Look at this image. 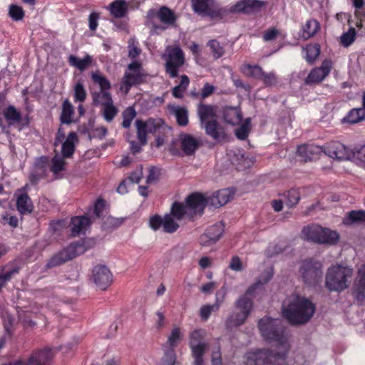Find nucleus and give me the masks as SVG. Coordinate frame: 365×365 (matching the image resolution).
Segmentation results:
<instances>
[{
  "mask_svg": "<svg viewBox=\"0 0 365 365\" xmlns=\"http://www.w3.org/2000/svg\"><path fill=\"white\" fill-rule=\"evenodd\" d=\"M110 13L115 18L123 17L128 12V5L125 0H115L110 5Z\"/></svg>",
  "mask_w": 365,
  "mask_h": 365,
  "instance_id": "c9c22d12",
  "label": "nucleus"
},
{
  "mask_svg": "<svg viewBox=\"0 0 365 365\" xmlns=\"http://www.w3.org/2000/svg\"><path fill=\"white\" fill-rule=\"evenodd\" d=\"M229 267L235 272H241L243 270V265L240 258L238 256L232 257Z\"/></svg>",
  "mask_w": 365,
  "mask_h": 365,
  "instance_id": "69168bd1",
  "label": "nucleus"
},
{
  "mask_svg": "<svg viewBox=\"0 0 365 365\" xmlns=\"http://www.w3.org/2000/svg\"><path fill=\"white\" fill-rule=\"evenodd\" d=\"M90 58L88 56L87 58L80 59L74 56H69V63L71 65L76 66L80 70H83L86 67H87L89 64Z\"/></svg>",
  "mask_w": 365,
  "mask_h": 365,
  "instance_id": "864d4df0",
  "label": "nucleus"
},
{
  "mask_svg": "<svg viewBox=\"0 0 365 365\" xmlns=\"http://www.w3.org/2000/svg\"><path fill=\"white\" fill-rule=\"evenodd\" d=\"M145 77L142 63L140 61H133L125 71L120 83V91L127 95L132 87L143 83Z\"/></svg>",
  "mask_w": 365,
  "mask_h": 365,
  "instance_id": "0eeeda50",
  "label": "nucleus"
},
{
  "mask_svg": "<svg viewBox=\"0 0 365 365\" xmlns=\"http://www.w3.org/2000/svg\"><path fill=\"white\" fill-rule=\"evenodd\" d=\"M77 136L74 132L68 134L66 140L63 142L61 146V152L63 158H70L74 152V141L76 140Z\"/></svg>",
  "mask_w": 365,
  "mask_h": 365,
  "instance_id": "e433bc0d",
  "label": "nucleus"
},
{
  "mask_svg": "<svg viewBox=\"0 0 365 365\" xmlns=\"http://www.w3.org/2000/svg\"><path fill=\"white\" fill-rule=\"evenodd\" d=\"M273 277V268L270 267L262 273L257 281L252 284L235 302V307L240 310L237 313L232 314L225 322V327L227 329H232L237 327L245 323V320L250 314L253 307L252 299L250 296L253 295L256 289L267 284Z\"/></svg>",
  "mask_w": 365,
  "mask_h": 365,
  "instance_id": "7ed1b4c3",
  "label": "nucleus"
},
{
  "mask_svg": "<svg viewBox=\"0 0 365 365\" xmlns=\"http://www.w3.org/2000/svg\"><path fill=\"white\" fill-rule=\"evenodd\" d=\"M93 83L98 84L100 87L98 92H93V99L97 98L101 93L110 94L109 90L111 88V84L106 76L97 73H93Z\"/></svg>",
  "mask_w": 365,
  "mask_h": 365,
  "instance_id": "393cba45",
  "label": "nucleus"
},
{
  "mask_svg": "<svg viewBox=\"0 0 365 365\" xmlns=\"http://www.w3.org/2000/svg\"><path fill=\"white\" fill-rule=\"evenodd\" d=\"M322 153V146L315 145H301L297 147V153L305 162L312 161Z\"/></svg>",
  "mask_w": 365,
  "mask_h": 365,
  "instance_id": "6ab92c4d",
  "label": "nucleus"
},
{
  "mask_svg": "<svg viewBox=\"0 0 365 365\" xmlns=\"http://www.w3.org/2000/svg\"><path fill=\"white\" fill-rule=\"evenodd\" d=\"M74 108L71 102L66 99L62 104V112L61 115V122L64 124H71L74 122L73 119Z\"/></svg>",
  "mask_w": 365,
  "mask_h": 365,
  "instance_id": "f704fd0d",
  "label": "nucleus"
},
{
  "mask_svg": "<svg viewBox=\"0 0 365 365\" xmlns=\"http://www.w3.org/2000/svg\"><path fill=\"white\" fill-rule=\"evenodd\" d=\"M111 205L103 196H98L93 202V223L110 213Z\"/></svg>",
  "mask_w": 365,
  "mask_h": 365,
  "instance_id": "a211bd4d",
  "label": "nucleus"
},
{
  "mask_svg": "<svg viewBox=\"0 0 365 365\" xmlns=\"http://www.w3.org/2000/svg\"><path fill=\"white\" fill-rule=\"evenodd\" d=\"M176 361L175 349L168 347L165 350L164 355L161 359L160 365H174Z\"/></svg>",
  "mask_w": 365,
  "mask_h": 365,
  "instance_id": "3c124183",
  "label": "nucleus"
},
{
  "mask_svg": "<svg viewBox=\"0 0 365 365\" xmlns=\"http://www.w3.org/2000/svg\"><path fill=\"white\" fill-rule=\"evenodd\" d=\"M170 215L167 214L163 217V231L166 233H173L179 228L178 223Z\"/></svg>",
  "mask_w": 365,
  "mask_h": 365,
  "instance_id": "37998d69",
  "label": "nucleus"
},
{
  "mask_svg": "<svg viewBox=\"0 0 365 365\" xmlns=\"http://www.w3.org/2000/svg\"><path fill=\"white\" fill-rule=\"evenodd\" d=\"M9 14L14 21H19L24 16L23 9L17 5H11L9 7Z\"/></svg>",
  "mask_w": 365,
  "mask_h": 365,
  "instance_id": "6e6d98bb",
  "label": "nucleus"
},
{
  "mask_svg": "<svg viewBox=\"0 0 365 365\" xmlns=\"http://www.w3.org/2000/svg\"><path fill=\"white\" fill-rule=\"evenodd\" d=\"M215 87L209 83H205L201 90L200 97L205 99L210 96L215 91Z\"/></svg>",
  "mask_w": 365,
  "mask_h": 365,
  "instance_id": "774afa93",
  "label": "nucleus"
},
{
  "mask_svg": "<svg viewBox=\"0 0 365 365\" xmlns=\"http://www.w3.org/2000/svg\"><path fill=\"white\" fill-rule=\"evenodd\" d=\"M218 309H216L215 307H214V304H212V305H210V304H206V305H203L201 308H200V316L201 317V319L204 321H207L212 312H215V311H217Z\"/></svg>",
  "mask_w": 365,
  "mask_h": 365,
  "instance_id": "052dcab7",
  "label": "nucleus"
},
{
  "mask_svg": "<svg viewBox=\"0 0 365 365\" xmlns=\"http://www.w3.org/2000/svg\"><path fill=\"white\" fill-rule=\"evenodd\" d=\"M205 331L203 329H195L190 334L189 346L206 344L204 341Z\"/></svg>",
  "mask_w": 365,
  "mask_h": 365,
  "instance_id": "49530a36",
  "label": "nucleus"
},
{
  "mask_svg": "<svg viewBox=\"0 0 365 365\" xmlns=\"http://www.w3.org/2000/svg\"><path fill=\"white\" fill-rule=\"evenodd\" d=\"M333 68V62L331 59L324 60L319 67H315L311 70L304 80V83L312 86L320 83L329 76Z\"/></svg>",
  "mask_w": 365,
  "mask_h": 365,
  "instance_id": "ddd939ff",
  "label": "nucleus"
},
{
  "mask_svg": "<svg viewBox=\"0 0 365 365\" xmlns=\"http://www.w3.org/2000/svg\"><path fill=\"white\" fill-rule=\"evenodd\" d=\"M170 215L176 220H181L185 217H188L190 219V212L186 204L184 205L179 202H173Z\"/></svg>",
  "mask_w": 365,
  "mask_h": 365,
  "instance_id": "473e14b6",
  "label": "nucleus"
},
{
  "mask_svg": "<svg viewBox=\"0 0 365 365\" xmlns=\"http://www.w3.org/2000/svg\"><path fill=\"white\" fill-rule=\"evenodd\" d=\"M323 264L314 257H308L301 261L299 273L303 282L308 287H315L322 280Z\"/></svg>",
  "mask_w": 365,
  "mask_h": 365,
  "instance_id": "423d86ee",
  "label": "nucleus"
},
{
  "mask_svg": "<svg viewBox=\"0 0 365 365\" xmlns=\"http://www.w3.org/2000/svg\"><path fill=\"white\" fill-rule=\"evenodd\" d=\"M93 103L100 106V113L107 123L112 122L119 112L114 105L111 94H101L97 98L93 99Z\"/></svg>",
  "mask_w": 365,
  "mask_h": 365,
  "instance_id": "9b49d317",
  "label": "nucleus"
},
{
  "mask_svg": "<svg viewBox=\"0 0 365 365\" xmlns=\"http://www.w3.org/2000/svg\"><path fill=\"white\" fill-rule=\"evenodd\" d=\"M223 118L225 123L230 125H237L242 119L241 111L237 108H227L223 112Z\"/></svg>",
  "mask_w": 365,
  "mask_h": 365,
  "instance_id": "2f4dec72",
  "label": "nucleus"
},
{
  "mask_svg": "<svg viewBox=\"0 0 365 365\" xmlns=\"http://www.w3.org/2000/svg\"><path fill=\"white\" fill-rule=\"evenodd\" d=\"M192 11L202 18L222 20L230 14H256L267 2L263 0H240L230 9L222 6L216 0H191Z\"/></svg>",
  "mask_w": 365,
  "mask_h": 365,
  "instance_id": "f03ea898",
  "label": "nucleus"
},
{
  "mask_svg": "<svg viewBox=\"0 0 365 365\" xmlns=\"http://www.w3.org/2000/svg\"><path fill=\"white\" fill-rule=\"evenodd\" d=\"M185 204L190 212V220H192L195 215L203 213L207 205V200L202 193L196 192L187 197Z\"/></svg>",
  "mask_w": 365,
  "mask_h": 365,
  "instance_id": "2eb2a0df",
  "label": "nucleus"
},
{
  "mask_svg": "<svg viewBox=\"0 0 365 365\" xmlns=\"http://www.w3.org/2000/svg\"><path fill=\"white\" fill-rule=\"evenodd\" d=\"M48 163V159L46 157H40L37 158L35 161L34 166L33 170H37L38 172H42V173L46 175V166Z\"/></svg>",
  "mask_w": 365,
  "mask_h": 365,
  "instance_id": "13d9d810",
  "label": "nucleus"
},
{
  "mask_svg": "<svg viewBox=\"0 0 365 365\" xmlns=\"http://www.w3.org/2000/svg\"><path fill=\"white\" fill-rule=\"evenodd\" d=\"M319 28V24L316 19H310L307 20L302 29V38L304 40L310 38L317 33Z\"/></svg>",
  "mask_w": 365,
  "mask_h": 365,
  "instance_id": "c85d7f7f",
  "label": "nucleus"
},
{
  "mask_svg": "<svg viewBox=\"0 0 365 365\" xmlns=\"http://www.w3.org/2000/svg\"><path fill=\"white\" fill-rule=\"evenodd\" d=\"M86 250L87 248L83 244H71L69 246L53 255L48 261L46 266L48 267L59 266L76 256L83 254Z\"/></svg>",
  "mask_w": 365,
  "mask_h": 365,
  "instance_id": "1a4fd4ad",
  "label": "nucleus"
},
{
  "mask_svg": "<svg viewBox=\"0 0 365 365\" xmlns=\"http://www.w3.org/2000/svg\"><path fill=\"white\" fill-rule=\"evenodd\" d=\"M207 46L210 48L212 56L215 59L221 58L225 53V48L216 39L210 40Z\"/></svg>",
  "mask_w": 365,
  "mask_h": 365,
  "instance_id": "c03bdc74",
  "label": "nucleus"
},
{
  "mask_svg": "<svg viewBox=\"0 0 365 365\" xmlns=\"http://www.w3.org/2000/svg\"><path fill=\"white\" fill-rule=\"evenodd\" d=\"M197 114L200 124L205 123L210 120H215L217 115V106L200 102L197 106Z\"/></svg>",
  "mask_w": 365,
  "mask_h": 365,
  "instance_id": "aec40b11",
  "label": "nucleus"
},
{
  "mask_svg": "<svg viewBox=\"0 0 365 365\" xmlns=\"http://www.w3.org/2000/svg\"><path fill=\"white\" fill-rule=\"evenodd\" d=\"M75 100L78 101H83L86 99V90L81 83H78L74 88Z\"/></svg>",
  "mask_w": 365,
  "mask_h": 365,
  "instance_id": "680f3d73",
  "label": "nucleus"
},
{
  "mask_svg": "<svg viewBox=\"0 0 365 365\" xmlns=\"http://www.w3.org/2000/svg\"><path fill=\"white\" fill-rule=\"evenodd\" d=\"M365 119V110L362 108L351 109L341 122L342 123L356 124Z\"/></svg>",
  "mask_w": 365,
  "mask_h": 365,
  "instance_id": "c756f323",
  "label": "nucleus"
},
{
  "mask_svg": "<svg viewBox=\"0 0 365 365\" xmlns=\"http://www.w3.org/2000/svg\"><path fill=\"white\" fill-rule=\"evenodd\" d=\"M98 221L101 225V230L107 233H110L123 224L125 218L115 217L109 213Z\"/></svg>",
  "mask_w": 365,
  "mask_h": 365,
  "instance_id": "4be33fe9",
  "label": "nucleus"
},
{
  "mask_svg": "<svg viewBox=\"0 0 365 365\" xmlns=\"http://www.w3.org/2000/svg\"><path fill=\"white\" fill-rule=\"evenodd\" d=\"M149 133L154 134L162 126L163 121L162 119H154V118H148L146 121H145Z\"/></svg>",
  "mask_w": 365,
  "mask_h": 365,
  "instance_id": "4d7b16f0",
  "label": "nucleus"
},
{
  "mask_svg": "<svg viewBox=\"0 0 365 365\" xmlns=\"http://www.w3.org/2000/svg\"><path fill=\"white\" fill-rule=\"evenodd\" d=\"M354 269L343 264H333L327 269L324 285L330 292L341 293L351 282Z\"/></svg>",
  "mask_w": 365,
  "mask_h": 365,
  "instance_id": "39448f33",
  "label": "nucleus"
},
{
  "mask_svg": "<svg viewBox=\"0 0 365 365\" xmlns=\"http://www.w3.org/2000/svg\"><path fill=\"white\" fill-rule=\"evenodd\" d=\"M128 57L133 60L136 61V58L141 53V49L138 46V43L135 40H129L128 45Z\"/></svg>",
  "mask_w": 365,
  "mask_h": 365,
  "instance_id": "8fccbe9b",
  "label": "nucleus"
},
{
  "mask_svg": "<svg viewBox=\"0 0 365 365\" xmlns=\"http://www.w3.org/2000/svg\"><path fill=\"white\" fill-rule=\"evenodd\" d=\"M54 355L55 352L52 348L36 349L26 359V365H51Z\"/></svg>",
  "mask_w": 365,
  "mask_h": 365,
  "instance_id": "dca6fc26",
  "label": "nucleus"
},
{
  "mask_svg": "<svg viewBox=\"0 0 365 365\" xmlns=\"http://www.w3.org/2000/svg\"><path fill=\"white\" fill-rule=\"evenodd\" d=\"M245 68L248 70L249 75L255 78L260 79L262 76L263 75L264 71L262 68L258 65L252 66L247 64L245 66Z\"/></svg>",
  "mask_w": 365,
  "mask_h": 365,
  "instance_id": "bf43d9fd",
  "label": "nucleus"
},
{
  "mask_svg": "<svg viewBox=\"0 0 365 365\" xmlns=\"http://www.w3.org/2000/svg\"><path fill=\"white\" fill-rule=\"evenodd\" d=\"M182 338L183 334L181 332L180 327H175L171 330V333L168 336L166 346L168 345V347L175 349L178 344L182 339ZM165 346V345L163 346V348Z\"/></svg>",
  "mask_w": 365,
  "mask_h": 365,
  "instance_id": "79ce46f5",
  "label": "nucleus"
},
{
  "mask_svg": "<svg viewBox=\"0 0 365 365\" xmlns=\"http://www.w3.org/2000/svg\"><path fill=\"white\" fill-rule=\"evenodd\" d=\"M200 125L205 128V133L214 140H218L220 138L222 128L215 119L210 120L205 123L200 124Z\"/></svg>",
  "mask_w": 365,
  "mask_h": 365,
  "instance_id": "cd10ccee",
  "label": "nucleus"
},
{
  "mask_svg": "<svg viewBox=\"0 0 365 365\" xmlns=\"http://www.w3.org/2000/svg\"><path fill=\"white\" fill-rule=\"evenodd\" d=\"M91 222L90 218L87 216H76L71 219L70 230L73 237L84 233Z\"/></svg>",
  "mask_w": 365,
  "mask_h": 365,
  "instance_id": "5701e85b",
  "label": "nucleus"
},
{
  "mask_svg": "<svg viewBox=\"0 0 365 365\" xmlns=\"http://www.w3.org/2000/svg\"><path fill=\"white\" fill-rule=\"evenodd\" d=\"M342 223L345 226L365 225V210H353L348 212L343 217Z\"/></svg>",
  "mask_w": 365,
  "mask_h": 365,
  "instance_id": "b1692460",
  "label": "nucleus"
},
{
  "mask_svg": "<svg viewBox=\"0 0 365 365\" xmlns=\"http://www.w3.org/2000/svg\"><path fill=\"white\" fill-rule=\"evenodd\" d=\"M250 121L249 118L247 119L242 125L235 130V135L239 140H245L248 137L250 130Z\"/></svg>",
  "mask_w": 365,
  "mask_h": 365,
  "instance_id": "603ef678",
  "label": "nucleus"
},
{
  "mask_svg": "<svg viewBox=\"0 0 365 365\" xmlns=\"http://www.w3.org/2000/svg\"><path fill=\"white\" fill-rule=\"evenodd\" d=\"M302 235L307 240L321 245H336L339 240V235L336 231L322 227L318 225L304 227Z\"/></svg>",
  "mask_w": 365,
  "mask_h": 365,
  "instance_id": "6e6552de",
  "label": "nucleus"
},
{
  "mask_svg": "<svg viewBox=\"0 0 365 365\" xmlns=\"http://www.w3.org/2000/svg\"><path fill=\"white\" fill-rule=\"evenodd\" d=\"M185 55L182 50L179 47L173 48L165 58V73L171 78L178 76L180 68L185 63Z\"/></svg>",
  "mask_w": 365,
  "mask_h": 365,
  "instance_id": "9d476101",
  "label": "nucleus"
},
{
  "mask_svg": "<svg viewBox=\"0 0 365 365\" xmlns=\"http://www.w3.org/2000/svg\"><path fill=\"white\" fill-rule=\"evenodd\" d=\"M113 282V274L107 266L101 264L93 268V282L99 289L106 290Z\"/></svg>",
  "mask_w": 365,
  "mask_h": 365,
  "instance_id": "4468645a",
  "label": "nucleus"
},
{
  "mask_svg": "<svg viewBox=\"0 0 365 365\" xmlns=\"http://www.w3.org/2000/svg\"><path fill=\"white\" fill-rule=\"evenodd\" d=\"M137 112L134 107L128 106L122 113L123 122L122 127L124 128H130L132 121L136 117Z\"/></svg>",
  "mask_w": 365,
  "mask_h": 365,
  "instance_id": "a19ab883",
  "label": "nucleus"
},
{
  "mask_svg": "<svg viewBox=\"0 0 365 365\" xmlns=\"http://www.w3.org/2000/svg\"><path fill=\"white\" fill-rule=\"evenodd\" d=\"M356 29L351 26L349 30L344 33L341 36V43L344 47L351 45L356 39Z\"/></svg>",
  "mask_w": 365,
  "mask_h": 365,
  "instance_id": "09e8293b",
  "label": "nucleus"
},
{
  "mask_svg": "<svg viewBox=\"0 0 365 365\" xmlns=\"http://www.w3.org/2000/svg\"><path fill=\"white\" fill-rule=\"evenodd\" d=\"M354 294L355 300L359 304H362L365 301V285L356 282Z\"/></svg>",
  "mask_w": 365,
  "mask_h": 365,
  "instance_id": "5fc2aeb1",
  "label": "nucleus"
},
{
  "mask_svg": "<svg viewBox=\"0 0 365 365\" xmlns=\"http://www.w3.org/2000/svg\"><path fill=\"white\" fill-rule=\"evenodd\" d=\"M258 328L263 339L269 343H274L279 351L267 349L249 351L245 356V365H287L286 359L289 344L281 322L264 317L259 320Z\"/></svg>",
  "mask_w": 365,
  "mask_h": 365,
  "instance_id": "f257e3e1",
  "label": "nucleus"
},
{
  "mask_svg": "<svg viewBox=\"0 0 365 365\" xmlns=\"http://www.w3.org/2000/svg\"><path fill=\"white\" fill-rule=\"evenodd\" d=\"M226 296V289L225 287H221L215 294V302L213 304L216 309H219L223 303Z\"/></svg>",
  "mask_w": 365,
  "mask_h": 365,
  "instance_id": "0e129e2a",
  "label": "nucleus"
},
{
  "mask_svg": "<svg viewBox=\"0 0 365 365\" xmlns=\"http://www.w3.org/2000/svg\"><path fill=\"white\" fill-rule=\"evenodd\" d=\"M137 129V138L142 145L147 144V134L149 133L145 122L141 119H137L135 121Z\"/></svg>",
  "mask_w": 365,
  "mask_h": 365,
  "instance_id": "ea45409f",
  "label": "nucleus"
},
{
  "mask_svg": "<svg viewBox=\"0 0 365 365\" xmlns=\"http://www.w3.org/2000/svg\"><path fill=\"white\" fill-rule=\"evenodd\" d=\"M16 207L18 211L22 215L31 213L34 207L31 198L25 192H22L18 195Z\"/></svg>",
  "mask_w": 365,
  "mask_h": 365,
  "instance_id": "bb28decb",
  "label": "nucleus"
},
{
  "mask_svg": "<svg viewBox=\"0 0 365 365\" xmlns=\"http://www.w3.org/2000/svg\"><path fill=\"white\" fill-rule=\"evenodd\" d=\"M180 148L187 155H192L195 153L200 146V142L190 134H181Z\"/></svg>",
  "mask_w": 365,
  "mask_h": 365,
  "instance_id": "412c9836",
  "label": "nucleus"
},
{
  "mask_svg": "<svg viewBox=\"0 0 365 365\" xmlns=\"http://www.w3.org/2000/svg\"><path fill=\"white\" fill-rule=\"evenodd\" d=\"M149 225L151 229L156 231L161 227H163V218L158 215H153L150 217Z\"/></svg>",
  "mask_w": 365,
  "mask_h": 365,
  "instance_id": "e2e57ef3",
  "label": "nucleus"
},
{
  "mask_svg": "<svg viewBox=\"0 0 365 365\" xmlns=\"http://www.w3.org/2000/svg\"><path fill=\"white\" fill-rule=\"evenodd\" d=\"M285 204L292 207L298 204L300 200L299 192L296 189H291L284 193Z\"/></svg>",
  "mask_w": 365,
  "mask_h": 365,
  "instance_id": "de8ad7c7",
  "label": "nucleus"
},
{
  "mask_svg": "<svg viewBox=\"0 0 365 365\" xmlns=\"http://www.w3.org/2000/svg\"><path fill=\"white\" fill-rule=\"evenodd\" d=\"M189 84L190 78L187 75H182L179 85L175 86L172 90L173 96L176 98H182Z\"/></svg>",
  "mask_w": 365,
  "mask_h": 365,
  "instance_id": "58836bf2",
  "label": "nucleus"
},
{
  "mask_svg": "<svg viewBox=\"0 0 365 365\" xmlns=\"http://www.w3.org/2000/svg\"><path fill=\"white\" fill-rule=\"evenodd\" d=\"M63 156L56 154L51 160V170L55 175L65 169L66 162Z\"/></svg>",
  "mask_w": 365,
  "mask_h": 365,
  "instance_id": "a18cd8bd",
  "label": "nucleus"
},
{
  "mask_svg": "<svg viewBox=\"0 0 365 365\" xmlns=\"http://www.w3.org/2000/svg\"><path fill=\"white\" fill-rule=\"evenodd\" d=\"M192 356L194 358V365H204L203 356L208 348V344H197L193 346H189Z\"/></svg>",
  "mask_w": 365,
  "mask_h": 365,
  "instance_id": "72a5a7b5",
  "label": "nucleus"
},
{
  "mask_svg": "<svg viewBox=\"0 0 365 365\" xmlns=\"http://www.w3.org/2000/svg\"><path fill=\"white\" fill-rule=\"evenodd\" d=\"M315 305L309 299L297 295L293 297L282 312L283 317L294 326L302 325L307 323L315 312Z\"/></svg>",
  "mask_w": 365,
  "mask_h": 365,
  "instance_id": "20e7f679",
  "label": "nucleus"
},
{
  "mask_svg": "<svg viewBox=\"0 0 365 365\" xmlns=\"http://www.w3.org/2000/svg\"><path fill=\"white\" fill-rule=\"evenodd\" d=\"M223 229L220 225L215 224L209 227L205 232L200 235L199 242L202 246H209L215 243L220 238Z\"/></svg>",
  "mask_w": 365,
  "mask_h": 365,
  "instance_id": "f3484780",
  "label": "nucleus"
},
{
  "mask_svg": "<svg viewBox=\"0 0 365 365\" xmlns=\"http://www.w3.org/2000/svg\"><path fill=\"white\" fill-rule=\"evenodd\" d=\"M260 80H262L266 86H271L276 83V76L273 73L263 72Z\"/></svg>",
  "mask_w": 365,
  "mask_h": 365,
  "instance_id": "338daca9",
  "label": "nucleus"
},
{
  "mask_svg": "<svg viewBox=\"0 0 365 365\" xmlns=\"http://www.w3.org/2000/svg\"><path fill=\"white\" fill-rule=\"evenodd\" d=\"M155 15L162 23L168 26L174 25L176 21L174 11L165 6L160 7Z\"/></svg>",
  "mask_w": 365,
  "mask_h": 365,
  "instance_id": "7c9ffc66",
  "label": "nucleus"
},
{
  "mask_svg": "<svg viewBox=\"0 0 365 365\" xmlns=\"http://www.w3.org/2000/svg\"><path fill=\"white\" fill-rule=\"evenodd\" d=\"M4 116L9 125L19 123L21 119L20 112L13 106H9L4 110Z\"/></svg>",
  "mask_w": 365,
  "mask_h": 365,
  "instance_id": "4c0bfd02",
  "label": "nucleus"
},
{
  "mask_svg": "<svg viewBox=\"0 0 365 365\" xmlns=\"http://www.w3.org/2000/svg\"><path fill=\"white\" fill-rule=\"evenodd\" d=\"M169 110L174 115L178 125L186 126L188 124V110L187 108L180 106H169Z\"/></svg>",
  "mask_w": 365,
  "mask_h": 365,
  "instance_id": "a878e982",
  "label": "nucleus"
},
{
  "mask_svg": "<svg viewBox=\"0 0 365 365\" xmlns=\"http://www.w3.org/2000/svg\"><path fill=\"white\" fill-rule=\"evenodd\" d=\"M322 153L339 161L347 160L353 155L351 150L339 141H331L326 143L322 146Z\"/></svg>",
  "mask_w": 365,
  "mask_h": 365,
  "instance_id": "f8f14e48",
  "label": "nucleus"
}]
</instances>
